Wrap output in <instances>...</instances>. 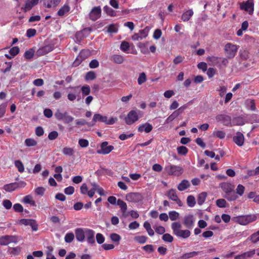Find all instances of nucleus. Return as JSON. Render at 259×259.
I'll return each instance as SVG.
<instances>
[{"mask_svg":"<svg viewBox=\"0 0 259 259\" xmlns=\"http://www.w3.org/2000/svg\"><path fill=\"white\" fill-rule=\"evenodd\" d=\"M224 197L227 199L228 201H232L235 200L238 198V196L236 195L234 189H233V190L229 191V192L225 193Z\"/></svg>","mask_w":259,"mask_h":259,"instance_id":"22","label":"nucleus"},{"mask_svg":"<svg viewBox=\"0 0 259 259\" xmlns=\"http://www.w3.org/2000/svg\"><path fill=\"white\" fill-rule=\"evenodd\" d=\"M152 125L151 124L146 122L145 123L140 125L139 126L138 131L139 132H143V131H144L146 133H149L152 130Z\"/></svg>","mask_w":259,"mask_h":259,"instance_id":"19","label":"nucleus"},{"mask_svg":"<svg viewBox=\"0 0 259 259\" xmlns=\"http://www.w3.org/2000/svg\"><path fill=\"white\" fill-rule=\"evenodd\" d=\"M257 217L255 214L240 215L236 218V222L241 225H246L255 221Z\"/></svg>","mask_w":259,"mask_h":259,"instance_id":"3","label":"nucleus"},{"mask_svg":"<svg viewBox=\"0 0 259 259\" xmlns=\"http://www.w3.org/2000/svg\"><path fill=\"white\" fill-rule=\"evenodd\" d=\"M190 186V184L188 180H183L178 186V189L180 191H184L189 188Z\"/></svg>","mask_w":259,"mask_h":259,"instance_id":"26","label":"nucleus"},{"mask_svg":"<svg viewBox=\"0 0 259 259\" xmlns=\"http://www.w3.org/2000/svg\"><path fill=\"white\" fill-rule=\"evenodd\" d=\"M194 219L192 215H188L185 217L184 224L187 228H191L194 225Z\"/></svg>","mask_w":259,"mask_h":259,"instance_id":"21","label":"nucleus"},{"mask_svg":"<svg viewBox=\"0 0 259 259\" xmlns=\"http://www.w3.org/2000/svg\"><path fill=\"white\" fill-rule=\"evenodd\" d=\"M247 105L249 109L252 111H255L256 109L255 102L254 100H248L247 101Z\"/></svg>","mask_w":259,"mask_h":259,"instance_id":"59","label":"nucleus"},{"mask_svg":"<svg viewBox=\"0 0 259 259\" xmlns=\"http://www.w3.org/2000/svg\"><path fill=\"white\" fill-rule=\"evenodd\" d=\"M85 235L87 238V240L89 244H94L95 243V234L94 231L89 229H85Z\"/></svg>","mask_w":259,"mask_h":259,"instance_id":"14","label":"nucleus"},{"mask_svg":"<svg viewBox=\"0 0 259 259\" xmlns=\"http://www.w3.org/2000/svg\"><path fill=\"white\" fill-rule=\"evenodd\" d=\"M70 9L68 5H65L59 10L57 15L59 16H63L65 14L69 12Z\"/></svg>","mask_w":259,"mask_h":259,"instance_id":"29","label":"nucleus"},{"mask_svg":"<svg viewBox=\"0 0 259 259\" xmlns=\"http://www.w3.org/2000/svg\"><path fill=\"white\" fill-rule=\"evenodd\" d=\"M207 197V193L203 192L200 193L197 197V202L199 205H201L205 201Z\"/></svg>","mask_w":259,"mask_h":259,"instance_id":"31","label":"nucleus"},{"mask_svg":"<svg viewBox=\"0 0 259 259\" xmlns=\"http://www.w3.org/2000/svg\"><path fill=\"white\" fill-rule=\"evenodd\" d=\"M89 54L88 51L87 50H82L79 55V57L81 58L80 60H79V59L77 58V60H76L73 64L74 66L77 65L82 60L85 59L87 56Z\"/></svg>","mask_w":259,"mask_h":259,"instance_id":"27","label":"nucleus"},{"mask_svg":"<svg viewBox=\"0 0 259 259\" xmlns=\"http://www.w3.org/2000/svg\"><path fill=\"white\" fill-rule=\"evenodd\" d=\"M255 253V250L253 249L247 252H244L241 254L235 256V259H246L247 257L253 256Z\"/></svg>","mask_w":259,"mask_h":259,"instance_id":"20","label":"nucleus"},{"mask_svg":"<svg viewBox=\"0 0 259 259\" xmlns=\"http://www.w3.org/2000/svg\"><path fill=\"white\" fill-rule=\"evenodd\" d=\"M147 80L146 75L144 72H142L140 74V75L138 78V82L139 85L142 84L145 82Z\"/></svg>","mask_w":259,"mask_h":259,"instance_id":"53","label":"nucleus"},{"mask_svg":"<svg viewBox=\"0 0 259 259\" xmlns=\"http://www.w3.org/2000/svg\"><path fill=\"white\" fill-rule=\"evenodd\" d=\"M18 237L15 235H5L0 237V245H7L10 243H17Z\"/></svg>","mask_w":259,"mask_h":259,"instance_id":"8","label":"nucleus"},{"mask_svg":"<svg viewBox=\"0 0 259 259\" xmlns=\"http://www.w3.org/2000/svg\"><path fill=\"white\" fill-rule=\"evenodd\" d=\"M53 49V45H48L38 49L36 52V55L37 56H41L52 51Z\"/></svg>","mask_w":259,"mask_h":259,"instance_id":"12","label":"nucleus"},{"mask_svg":"<svg viewBox=\"0 0 259 259\" xmlns=\"http://www.w3.org/2000/svg\"><path fill=\"white\" fill-rule=\"evenodd\" d=\"M15 165L18 168V170L20 172H23L24 171V165L20 160H16L15 161Z\"/></svg>","mask_w":259,"mask_h":259,"instance_id":"48","label":"nucleus"},{"mask_svg":"<svg viewBox=\"0 0 259 259\" xmlns=\"http://www.w3.org/2000/svg\"><path fill=\"white\" fill-rule=\"evenodd\" d=\"M179 115V113L175 111L171 114H170L165 120V123H169L177 118Z\"/></svg>","mask_w":259,"mask_h":259,"instance_id":"41","label":"nucleus"},{"mask_svg":"<svg viewBox=\"0 0 259 259\" xmlns=\"http://www.w3.org/2000/svg\"><path fill=\"white\" fill-rule=\"evenodd\" d=\"M61 0H47L45 5L48 8H55L60 3Z\"/></svg>","mask_w":259,"mask_h":259,"instance_id":"28","label":"nucleus"},{"mask_svg":"<svg viewBox=\"0 0 259 259\" xmlns=\"http://www.w3.org/2000/svg\"><path fill=\"white\" fill-rule=\"evenodd\" d=\"M162 238L164 241L167 242H171L174 240L173 237L170 234L168 233L163 234Z\"/></svg>","mask_w":259,"mask_h":259,"instance_id":"56","label":"nucleus"},{"mask_svg":"<svg viewBox=\"0 0 259 259\" xmlns=\"http://www.w3.org/2000/svg\"><path fill=\"white\" fill-rule=\"evenodd\" d=\"M250 240L253 243H255L259 241V232L257 231L256 233L252 234L249 238L247 239V241Z\"/></svg>","mask_w":259,"mask_h":259,"instance_id":"42","label":"nucleus"},{"mask_svg":"<svg viewBox=\"0 0 259 259\" xmlns=\"http://www.w3.org/2000/svg\"><path fill=\"white\" fill-rule=\"evenodd\" d=\"M75 237L77 241L82 242L85 238V231L82 228H77L75 230Z\"/></svg>","mask_w":259,"mask_h":259,"instance_id":"16","label":"nucleus"},{"mask_svg":"<svg viewBox=\"0 0 259 259\" xmlns=\"http://www.w3.org/2000/svg\"><path fill=\"white\" fill-rule=\"evenodd\" d=\"M81 91L83 96H85L90 94L91 88L89 85H83L81 88Z\"/></svg>","mask_w":259,"mask_h":259,"instance_id":"45","label":"nucleus"},{"mask_svg":"<svg viewBox=\"0 0 259 259\" xmlns=\"http://www.w3.org/2000/svg\"><path fill=\"white\" fill-rule=\"evenodd\" d=\"M130 48L129 43L126 41H123L120 47V49L123 52L126 53Z\"/></svg>","mask_w":259,"mask_h":259,"instance_id":"52","label":"nucleus"},{"mask_svg":"<svg viewBox=\"0 0 259 259\" xmlns=\"http://www.w3.org/2000/svg\"><path fill=\"white\" fill-rule=\"evenodd\" d=\"M217 121L221 122L224 125L231 126V117L225 114H219L215 117Z\"/></svg>","mask_w":259,"mask_h":259,"instance_id":"11","label":"nucleus"},{"mask_svg":"<svg viewBox=\"0 0 259 259\" xmlns=\"http://www.w3.org/2000/svg\"><path fill=\"white\" fill-rule=\"evenodd\" d=\"M167 196L170 199L174 201L178 200V198L176 190L173 189H171L168 191Z\"/></svg>","mask_w":259,"mask_h":259,"instance_id":"33","label":"nucleus"},{"mask_svg":"<svg viewBox=\"0 0 259 259\" xmlns=\"http://www.w3.org/2000/svg\"><path fill=\"white\" fill-rule=\"evenodd\" d=\"M37 144L36 141L32 138H28L25 140V144L28 147L35 146Z\"/></svg>","mask_w":259,"mask_h":259,"instance_id":"43","label":"nucleus"},{"mask_svg":"<svg viewBox=\"0 0 259 259\" xmlns=\"http://www.w3.org/2000/svg\"><path fill=\"white\" fill-rule=\"evenodd\" d=\"M126 200L131 202H138L142 199V196L139 193H130L126 194Z\"/></svg>","mask_w":259,"mask_h":259,"instance_id":"13","label":"nucleus"},{"mask_svg":"<svg viewBox=\"0 0 259 259\" xmlns=\"http://www.w3.org/2000/svg\"><path fill=\"white\" fill-rule=\"evenodd\" d=\"M234 142L239 146H242L244 142V135L240 132L236 133V135L233 138Z\"/></svg>","mask_w":259,"mask_h":259,"instance_id":"15","label":"nucleus"},{"mask_svg":"<svg viewBox=\"0 0 259 259\" xmlns=\"http://www.w3.org/2000/svg\"><path fill=\"white\" fill-rule=\"evenodd\" d=\"M150 28L149 27H146L144 29L139 31V35H141L142 39L145 38L147 36Z\"/></svg>","mask_w":259,"mask_h":259,"instance_id":"49","label":"nucleus"},{"mask_svg":"<svg viewBox=\"0 0 259 259\" xmlns=\"http://www.w3.org/2000/svg\"><path fill=\"white\" fill-rule=\"evenodd\" d=\"M144 227L146 230L149 236H152L154 234V232L151 227V225L148 222H145L144 223Z\"/></svg>","mask_w":259,"mask_h":259,"instance_id":"36","label":"nucleus"},{"mask_svg":"<svg viewBox=\"0 0 259 259\" xmlns=\"http://www.w3.org/2000/svg\"><path fill=\"white\" fill-rule=\"evenodd\" d=\"M101 12L102 10L100 6L94 7L89 14V19L93 21H96L101 17Z\"/></svg>","mask_w":259,"mask_h":259,"instance_id":"9","label":"nucleus"},{"mask_svg":"<svg viewBox=\"0 0 259 259\" xmlns=\"http://www.w3.org/2000/svg\"><path fill=\"white\" fill-rule=\"evenodd\" d=\"M166 172L169 175L179 176L182 174L183 168L179 166L168 165L165 167Z\"/></svg>","mask_w":259,"mask_h":259,"instance_id":"6","label":"nucleus"},{"mask_svg":"<svg viewBox=\"0 0 259 259\" xmlns=\"http://www.w3.org/2000/svg\"><path fill=\"white\" fill-rule=\"evenodd\" d=\"M23 202L26 204H30L32 206H34L35 204V201L32 200V197L30 195H28L24 197Z\"/></svg>","mask_w":259,"mask_h":259,"instance_id":"38","label":"nucleus"},{"mask_svg":"<svg viewBox=\"0 0 259 259\" xmlns=\"http://www.w3.org/2000/svg\"><path fill=\"white\" fill-rule=\"evenodd\" d=\"M34 52L35 51L33 49H30L25 52L24 56L26 60H30L33 57Z\"/></svg>","mask_w":259,"mask_h":259,"instance_id":"39","label":"nucleus"},{"mask_svg":"<svg viewBox=\"0 0 259 259\" xmlns=\"http://www.w3.org/2000/svg\"><path fill=\"white\" fill-rule=\"evenodd\" d=\"M177 151L179 154L186 155L188 153V149L186 147L181 146L177 148Z\"/></svg>","mask_w":259,"mask_h":259,"instance_id":"47","label":"nucleus"},{"mask_svg":"<svg viewBox=\"0 0 259 259\" xmlns=\"http://www.w3.org/2000/svg\"><path fill=\"white\" fill-rule=\"evenodd\" d=\"M79 87H70V88L73 89L75 94L69 93L67 95V98L71 101H74L77 96H79L80 94V90H78Z\"/></svg>","mask_w":259,"mask_h":259,"instance_id":"17","label":"nucleus"},{"mask_svg":"<svg viewBox=\"0 0 259 259\" xmlns=\"http://www.w3.org/2000/svg\"><path fill=\"white\" fill-rule=\"evenodd\" d=\"M104 11L109 16L114 17L116 16V12L112 8L108 6H105L103 8Z\"/></svg>","mask_w":259,"mask_h":259,"instance_id":"37","label":"nucleus"},{"mask_svg":"<svg viewBox=\"0 0 259 259\" xmlns=\"http://www.w3.org/2000/svg\"><path fill=\"white\" fill-rule=\"evenodd\" d=\"M34 6L31 3V2L30 1L28 0L26 2L25 6L24 7V8H23V9L24 12H27L31 10L32 8Z\"/></svg>","mask_w":259,"mask_h":259,"instance_id":"61","label":"nucleus"},{"mask_svg":"<svg viewBox=\"0 0 259 259\" xmlns=\"http://www.w3.org/2000/svg\"><path fill=\"white\" fill-rule=\"evenodd\" d=\"M220 186L225 193L229 192V191L233 190L235 188V186L234 185L228 182L222 183L220 184Z\"/></svg>","mask_w":259,"mask_h":259,"instance_id":"18","label":"nucleus"},{"mask_svg":"<svg viewBox=\"0 0 259 259\" xmlns=\"http://www.w3.org/2000/svg\"><path fill=\"white\" fill-rule=\"evenodd\" d=\"M16 182L6 184L3 186V189L6 192H12L17 189Z\"/></svg>","mask_w":259,"mask_h":259,"instance_id":"25","label":"nucleus"},{"mask_svg":"<svg viewBox=\"0 0 259 259\" xmlns=\"http://www.w3.org/2000/svg\"><path fill=\"white\" fill-rule=\"evenodd\" d=\"M140 112L141 111L140 110H138V112L135 110L130 111L125 117L124 120L125 123L127 125H131L138 121L139 119L138 113Z\"/></svg>","mask_w":259,"mask_h":259,"instance_id":"5","label":"nucleus"},{"mask_svg":"<svg viewBox=\"0 0 259 259\" xmlns=\"http://www.w3.org/2000/svg\"><path fill=\"white\" fill-rule=\"evenodd\" d=\"M181 228L182 225L179 222H174L171 224V229L174 234L183 238L189 237L191 234L190 231L188 230H182Z\"/></svg>","mask_w":259,"mask_h":259,"instance_id":"1","label":"nucleus"},{"mask_svg":"<svg viewBox=\"0 0 259 259\" xmlns=\"http://www.w3.org/2000/svg\"><path fill=\"white\" fill-rule=\"evenodd\" d=\"M238 49V47L231 43H227L224 48L226 56L229 59L233 58L235 57Z\"/></svg>","mask_w":259,"mask_h":259,"instance_id":"4","label":"nucleus"},{"mask_svg":"<svg viewBox=\"0 0 259 259\" xmlns=\"http://www.w3.org/2000/svg\"><path fill=\"white\" fill-rule=\"evenodd\" d=\"M58 137V133L57 131H54L50 132L48 135V138L50 140H54Z\"/></svg>","mask_w":259,"mask_h":259,"instance_id":"64","label":"nucleus"},{"mask_svg":"<svg viewBox=\"0 0 259 259\" xmlns=\"http://www.w3.org/2000/svg\"><path fill=\"white\" fill-rule=\"evenodd\" d=\"M135 240L141 244H143L146 242L147 237L145 236H136Z\"/></svg>","mask_w":259,"mask_h":259,"instance_id":"60","label":"nucleus"},{"mask_svg":"<svg viewBox=\"0 0 259 259\" xmlns=\"http://www.w3.org/2000/svg\"><path fill=\"white\" fill-rule=\"evenodd\" d=\"M20 52V49L18 47L15 46L12 47L9 51L10 54L12 56V57H15L17 54H19Z\"/></svg>","mask_w":259,"mask_h":259,"instance_id":"54","label":"nucleus"},{"mask_svg":"<svg viewBox=\"0 0 259 259\" xmlns=\"http://www.w3.org/2000/svg\"><path fill=\"white\" fill-rule=\"evenodd\" d=\"M54 115L58 120L63 121L65 124H69L74 120V117L70 115L67 112L62 113L59 110H57Z\"/></svg>","mask_w":259,"mask_h":259,"instance_id":"2","label":"nucleus"},{"mask_svg":"<svg viewBox=\"0 0 259 259\" xmlns=\"http://www.w3.org/2000/svg\"><path fill=\"white\" fill-rule=\"evenodd\" d=\"M117 204L119 206L121 211L123 214H124L127 208L126 203L121 199H119L117 201Z\"/></svg>","mask_w":259,"mask_h":259,"instance_id":"30","label":"nucleus"},{"mask_svg":"<svg viewBox=\"0 0 259 259\" xmlns=\"http://www.w3.org/2000/svg\"><path fill=\"white\" fill-rule=\"evenodd\" d=\"M107 119V117L106 116H103L100 114H94L93 118L92 124L93 125L95 124V123L97 121H100L102 122H104L106 123V119Z\"/></svg>","mask_w":259,"mask_h":259,"instance_id":"23","label":"nucleus"},{"mask_svg":"<svg viewBox=\"0 0 259 259\" xmlns=\"http://www.w3.org/2000/svg\"><path fill=\"white\" fill-rule=\"evenodd\" d=\"M62 153L66 156H71L73 155L74 150L72 148L65 147L63 148Z\"/></svg>","mask_w":259,"mask_h":259,"instance_id":"35","label":"nucleus"},{"mask_svg":"<svg viewBox=\"0 0 259 259\" xmlns=\"http://www.w3.org/2000/svg\"><path fill=\"white\" fill-rule=\"evenodd\" d=\"M96 75L94 71H91L87 73L85 79L86 80H92L96 78Z\"/></svg>","mask_w":259,"mask_h":259,"instance_id":"51","label":"nucleus"},{"mask_svg":"<svg viewBox=\"0 0 259 259\" xmlns=\"http://www.w3.org/2000/svg\"><path fill=\"white\" fill-rule=\"evenodd\" d=\"M3 205L7 209H10L12 206V203L8 199H5L3 201Z\"/></svg>","mask_w":259,"mask_h":259,"instance_id":"63","label":"nucleus"},{"mask_svg":"<svg viewBox=\"0 0 259 259\" xmlns=\"http://www.w3.org/2000/svg\"><path fill=\"white\" fill-rule=\"evenodd\" d=\"M212 135L213 137L222 139L225 137L226 133L223 131H217L213 132Z\"/></svg>","mask_w":259,"mask_h":259,"instance_id":"46","label":"nucleus"},{"mask_svg":"<svg viewBox=\"0 0 259 259\" xmlns=\"http://www.w3.org/2000/svg\"><path fill=\"white\" fill-rule=\"evenodd\" d=\"M21 251V248L19 246H17L16 247H10L9 248L8 251L12 254L14 255H18L19 254Z\"/></svg>","mask_w":259,"mask_h":259,"instance_id":"44","label":"nucleus"},{"mask_svg":"<svg viewBox=\"0 0 259 259\" xmlns=\"http://www.w3.org/2000/svg\"><path fill=\"white\" fill-rule=\"evenodd\" d=\"M110 239L114 242H118L121 239V237L119 235L116 233H112L110 236Z\"/></svg>","mask_w":259,"mask_h":259,"instance_id":"62","label":"nucleus"},{"mask_svg":"<svg viewBox=\"0 0 259 259\" xmlns=\"http://www.w3.org/2000/svg\"><path fill=\"white\" fill-rule=\"evenodd\" d=\"M199 252L198 251H192L190 252H187L183 254L181 257V259H189L192 258L197 254H198Z\"/></svg>","mask_w":259,"mask_h":259,"instance_id":"34","label":"nucleus"},{"mask_svg":"<svg viewBox=\"0 0 259 259\" xmlns=\"http://www.w3.org/2000/svg\"><path fill=\"white\" fill-rule=\"evenodd\" d=\"M240 8L241 10L248 12L249 15H252L254 11L253 0H247L246 2H242L240 4Z\"/></svg>","mask_w":259,"mask_h":259,"instance_id":"7","label":"nucleus"},{"mask_svg":"<svg viewBox=\"0 0 259 259\" xmlns=\"http://www.w3.org/2000/svg\"><path fill=\"white\" fill-rule=\"evenodd\" d=\"M187 205L191 207L194 206L196 204V200L194 196L193 195H189L187 198Z\"/></svg>","mask_w":259,"mask_h":259,"instance_id":"40","label":"nucleus"},{"mask_svg":"<svg viewBox=\"0 0 259 259\" xmlns=\"http://www.w3.org/2000/svg\"><path fill=\"white\" fill-rule=\"evenodd\" d=\"M169 219L171 221L176 220L179 217V213L176 211H171L169 212Z\"/></svg>","mask_w":259,"mask_h":259,"instance_id":"55","label":"nucleus"},{"mask_svg":"<svg viewBox=\"0 0 259 259\" xmlns=\"http://www.w3.org/2000/svg\"><path fill=\"white\" fill-rule=\"evenodd\" d=\"M226 201L224 199H218L216 201L217 205L221 208H225L226 207Z\"/></svg>","mask_w":259,"mask_h":259,"instance_id":"57","label":"nucleus"},{"mask_svg":"<svg viewBox=\"0 0 259 259\" xmlns=\"http://www.w3.org/2000/svg\"><path fill=\"white\" fill-rule=\"evenodd\" d=\"M107 142H103L101 144V149L98 150L97 153L100 154H108L110 153L113 149L114 146L112 145L108 146Z\"/></svg>","mask_w":259,"mask_h":259,"instance_id":"10","label":"nucleus"},{"mask_svg":"<svg viewBox=\"0 0 259 259\" xmlns=\"http://www.w3.org/2000/svg\"><path fill=\"white\" fill-rule=\"evenodd\" d=\"M111 60L117 64H121L124 61V57L120 55L115 54L111 57Z\"/></svg>","mask_w":259,"mask_h":259,"instance_id":"32","label":"nucleus"},{"mask_svg":"<svg viewBox=\"0 0 259 259\" xmlns=\"http://www.w3.org/2000/svg\"><path fill=\"white\" fill-rule=\"evenodd\" d=\"M74 239V235L72 232L67 233L65 235V238H64L65 241L66 243H70V242H71L72 241H73Z\"/></svg>","mask_w":259,"mask_h":259,"instance_id":"50","label":"nucleus"},{"mask_svg":"<svg viewBox=\"0 0 259 259\" xmlns=\"http://www.w3.org/2000/svg\"><path fill=\"white\" fill-rule=\"evenodd\" d=\"M193 14L194 12L192 9L188 10L183 13L181 19L184 22L188 21Z\"/></svg>","mask_w":259,"mask_h":259,"instance_id":"24","label":"nucleus"},{"mask_svg":"<svg viewBox=\"0 0 259 259\" xmlns=\"http://www.w3.org/2000/svg\"><path fill=\"white\" fill-rule=\"evenodd\" d=\"M118 29L116 25L112 24L109 25L107 27V32L108 33H116L117 32Z\"/></svg>","mask_w":259,"mask_h":259,"instance_id":"58","label":"nucleus"}]
</instances>
